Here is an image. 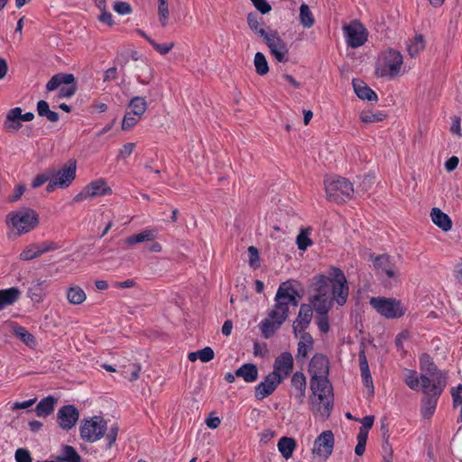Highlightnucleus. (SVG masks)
Instances as JSON below:
<instances>
[{
  "instance_id": "nucleus-1",
  "label": "nucleus",
  "mask_w": 462,
  "mask_h": 462,
  "mask_svg": "<svg viewBox=\"0 0 462 462\" xmlns=\"http://www.w3.org/2000/svg\"><path fill=\"white\" fill-rule=\"evenodd\" d=\"M300 295L290 281L282 282L276 291L275 304L268 313V318L261 322V330L264 338H270L281 328L289 315V306H298Z\"/></svg>"
},
{
  "instance_id": "nucleus-2",
  "label": "nucleus",
  "mask_w": 462,
  "mask_h": 462,
  "mask_svg": "<svg viewBox=\"0 0 462 462\" xmlns=\"http://www.w3.org/2000/svg\"><path fill=\"white\" fill-rule=\"evenodd\" d=\"M312 285L315 287L316 293L310 298V303L318 314H328L332 308L329 274L314 276Z\"/></svg>"
},
{
  "instance_id": "nucleus-3",
  "label": "nucleus",
  "mask_w": 462,
  "mask_h": 462,
  "mask_svg": "<svg viewBox=\"0 0 462 462\" xmlns=\"http://www.w3.org/2000/svg\"><path fill=\"white\" fill-rule=\"evenodd\" d=\"M327 198L337 203H343L352 198L354 193L353 184L346 178L333 176L324 180Z\"/></svg>"
},
{
  "instance_id": "nucleus-4",
  "label": "nucleus",
  "mask_w": 462,
  "mask_h": 462,
  "mask_svg": "<svg viewBox=\"0 0 462 462\" xmlns=\"http://www.w3.org/2000/svg\"><path fill=\"white\" fill-rule=\"evenodd\" d=\"M8 222L17 230L18 234L28 233L39 224V215L29 208H22L7 215Z\"/></svg>"
},
{
  "instance_id": "nucleus-5",
  "label": "nucleus",
  "mask_w": 462,
  "mask_h": 462,
  "mask_svg": "<svg viewBox=\"0 0 462 462\" xmlns=\"http://www.w3.org/2000/svg\"><path fill=\"white\" fill-rule=\"evenodd\" d=\"M328 274L332 303L336 301L339 306H343L346 302L349 293L346 278L342 270L335 266L329 268Z\"/></svg>"
},
{
  "instance_id": "nucleus-6",
  "label": "nucleus",
  "mask_w": 462,
  "mask_h": 462,
  "mask_svg": "<svg viewBox=\"0 0 462 462\" xmlns=\"http://www.w3.org/2000/svg\"><path fill=\"white\" fill-rule=\"evenodd\" d=\"M310 390L312 394L318 396L319 402L323 405V414L328 416L333 408L332 386L326 377H311Z\"/></svg>"
},
{
  "instance_id": "nucleus-7",
  "label": "nucleus",
  "mask_w": 462,
  "mask_h": 462,
  "mask_svg": "<svg viewBox=\"0 0 462 462\" xmlns=\"http://www.w3.org/2000/svg\"><path fill=\"white\" fill-rule=\"evenodd\" d=\"M371 306L386 319H399L405 314V308L402 302L393 298L373 297Z\"/></svg>"
},
{
  "instance_id": "nucleus-8",
  "label": "nucleus",
  "mask_w": 462,
  "mask_h": 462,
  "mask_svg": "<svg viewBox=\"0 0 462 462\" xmlns=\"http://www.w3.org/2000/svg\"><path fill=\"white\" fill-rule=\"evenodd\" d=\"M107 423L100 416L85 419L80 424V437L85 441L95 442L105 435Z\"/></svg>"
},
{
  "instance_id": "nucleus-9",
  "label": "nucleus",
  "mask_w": 462,
  "mask_h": 462,
  "mask_svg": "<svg viewBox=\"0 0 462 462\" xmlns=\"http://www.w3.org/2000/svg\"><path fill=\"white\" fill-rule=\"evenodd\" d=\"M403 60L400 51L390 49L383 53L382 64L376 68L378 77L394 78L399 75Z\"/></svg>"
},
{
  "instance_id": "nucleus-10",
  "label": "nucleus",
  "mask_w": 462,
  "mask_h": 462,
  "mask_svg": "<svg viewBox=\"0 0 462 462\" xmlns=\"http://www.w3.org/2000/svg\"><path fill=\"white\" fill-rule=\"evenodd\" d=\"M343 31L347 45L353 49L361 47L367 41L368 32L358 20H354L350 23L345 24Z\"/></svg>"
},
{
  "instance_id": "nucleus-11",
  "label": "nucleus",
  "mask_w": 462,
  "mask_h": 462,
  "mask_svg": "<svg viewBox=\"0 0 462 462\" xmlns=\"http://www.w3.org/2000/svg\"><path fill=\"white\" fill-rule=\"evenodd\" d=\"M446 385L447 383L444 381L443 377H439V379L431 385L432 393L424 395L422 398L421 409V414L424 418H430L434 413L438 400Z\"/></svg>"
},
{
  "instance_id": "nucleus-12",
  "label": "nucleus",
  "mask_w": 462,
  "mask_h": 462,
  "mask_svg": "<svg viewBox=\"0 0 462 462\" xmlns=\"http://www.w3.org/2000/svg\"><path fill=\"white\" fill-rule=\"evenodd\" d=\"M77 162L74 159L69 160L60 170H50L51 178L58 181V187L68 188L76 178Z\"/></svg>"
},
{
  "instance_id": "nucleus-13",
  "label": "nucleus",
  "mask_w": 462,
  "mask_h": 462,
  "mask_svg": "<svg viewBox=\"0 0 462 462\" xmlns=\"http://www.w3.org/2000/svg\"><path fill=\"white\" fill-rule=\"evenodd\" d=\"M335 438L331 430H325L314 441L312 454L327 460L333 452Z\"/></svg>"
},
{
  "instance_id": "nucleus-14",
  "label": "nucleus",
  "mask_w": 462,
  "mask_h": 462,
  "mask_svg": "<svg viewBox=\"0 0 462 462\" xmlns=\"http://www.w3.org/2000/svg\"><path fill=\"white\" fill-rule=\"evenodd\" d=\"M264 42L270 49L271 54L279 62H286L289 60V50L283 40L281 39L277 32H273L264 35Z\"/></svg>"
},
{
  "instance_id": "nucleus-15",
  "label": "nucleus",
  "mask_w": 462,
  "mask_h": 462,
  "mask_svg": "<svg viewBox=\"0 0 462 462\" xmlns=\"http://www.w3.org/2000/svg\"><path fill=\"white\" fill-rule=\"evenodd\" d=\"M112 193V189L108 187L103 179L90 182L79 194H77L73 202H80L87 199L97 196L108 195Z\"/></svg>"
},
{
  "instance_id": "nucleus-16",
  "label": "nucleus",
  "mask_w": 462,
  "mask_h": 462,
  "mask_svg": "<svg viewBox=\"0 0 462 462\" xmlns=\"http://www.w3.org/2000/svg\"><path fill=\"white\" fill-rule=\"evenodd\" d=\"M283 381L282 374H276V373H270L265 376L264 380L256 385L254 395L259 401L271 395L278 385Z\"/></svg>"
},
{
  "instance_id": "nucleus-17",
  "label": "nucleus",
  "mask_w": 462,
  "mask_h": 462,
  "mask_svg": "<svg viewBox=\"0 0 462 462\" xmlns=\"http://www.w3.org/2000/svg\"><path fill=\"white\" fill-rule=\"evenodd\" d=\"M79 418V410L71 404L62 406L57 413V422L65 430L72 429Z\"/></svg>"
},
{
  "instance_id": "nucleus-18",
  "label": "nucleus",
  "mask_w": 462,
  "mask_h": 462,
  "mask_svg": "<svg viewBox=\"0 0 462 462\" xmlns=\"http://www.w3.org/2000/svg\"><path fill=\"white\" fill-rule=\"evenodd\" d=\"M313 306L312 304H301L296 319L293 322L292 329L296 337L300 333L305 332L310 326L313 317Z\"/></svg>"
},
{
  "instance_id": "nucleus-19",
  "label": "nucleus",
  "mask_w": 462,
  "mask_h": 462,
  "mask_svg": "<svg viewBox=\"0 0 462 462\" xmlns=\"http://www.w3.org/2000/svg\"><path fill=\"white\" fill-rule=\"evenodd\" d=\"M59 248L60 246L51 241L44 242L42 245H32L21 253L20 259L23 261H30L39 257L42 254L54 251Z\"/></svg>"
},
{
  "instance_id": "nucleus-20",
  "label": "nucleus",
  "mask_w": 462,
  "mask_h": 462,
  "mask_svg": "<svg viewBox=\"0 0 462 462\" xmlns=\"http://www.w3.org/2000/svg\"><path fill=\"white\" fill-rule=\"evenodd\" d=\"M329 371L328 359L322 354H316L310 362L309 372L311 377H326Z\"/></svg>"
},
{
  "instance_id": "nucleus-21",
  "label": "nucleus",
  "mask_w": 462,
  "mask_h": 462,
  "mask_svg": "<svg viewBox=\"0 0 462 462\" xmlns=\"http://www.w3.org/2000/svg\"><path fill=\"white\" fill-rule=\"evenodd\" d=\"M420 369L422 374H427L433 377V383H435L439 377H443L444 381L447 383L446 374L438 369L435 365L433 358L427 353L422 354L420 356Z\"/></svg>"
},
{
  "instance_id": "nucleus-22",
  "label": "nucleus",
  "mask_w": 462,
  "mask_h": 462,
  "mask_svg": "<svg viewBox=\"0 0 462 462\" xmlns=\"http://www.w3.org/2000/svg\"><path fill=\"white\" fill-rule=\"evenodd\" d=\"M293 369V357L290 352H283L276 357L273 364V371L276 374H282L286 378Z\"/></svg>"
},
{
  "instance_id": "nucleus-23",
  "label": "nucleus",
  "mask_w": 462,
  "mask_h": 462,
  "mask_svg": "<svg viewBox=\"0 0 462 462\" xmlns=\"http://www.w3.org/2000/svg\"><path fill=\"white\" fill-rule=\"evenodd\" d=\"M374 264L379 273L385 274L388 278L398 279V269L391 262L390 256L385 254L379 255L374 259Z\"/></svg>"
},
{
  "instance_id": "nucleus-24",
  "label": "nucleus",
  "mask_w": 462,
  "mask_h": 462,
  "mask_svg": "<svg viewBox=\"0 0 462 462\" xmlns=\"http://www.w3.org/2000/svg\"><path fill=\"white\" fill-rule=\"evenodd\" d=\"M70 86L77 85L75 77L70 73H58L51 78L46 84V89L48 91H53L59 88L60 86Z\"/></svg>"
},
{
  "instance_id": "nucleus-25",
  "label": "nucleus",
  "mask_w": 462,
  "mask_h": 462,
  "mask_svg": "<svg viewBox=\"0 0 462 462\" xmlns=\"http://www.w3.org/2000/svg\"><path fill=\"white\" fill-rule=\"evenodd\" d=\"M291 385L296 390L294 398L299 404H302L305 399L306 377L301 372H296L291 377Z\"/></svg>"
},
{
  "instance_id": "nucleus-26",
  "label": "nucleus",
  "mask_w": 462,
  "mask_h": 462,
  "mask_svg": "<svg viewBox=\"0 0 462 462\" xmlns=\"http://www.w3.org/2000/svg\"><path fill=\"white\" fill-rule=\"evenodd\" d=\"M352 85L355 93L359 98L368 101L377 100L376 93L372 88H370L364 81L357 79H354L352 80Z\"/></svg>"
},
{
  "instance_id": "nucleus-27",
  "label": "nucleus",
  "mask_w": 462,
  "mask_h": 462,
  "mask_svg": "<svg viewBox=\"0 0 462 462\" xmlns=\"http://www.w3.org/2000/svg\"><path fill=\"white\" fill-rule=\"evenodd\" d=\"M48 286L49 282L47 280L37 279L32 281V285L28 291L29 297L36 302L42 301L45 297L44 291Z\"/></svg>"
},
{
  "instance_id": "nucleus-28",
  "label": "nucleus",
  "mask_w": 462,
  "mask_h": 462,
  "mask_svg": "<svg viewBox=\"0 0 462 462\" xmlns=\"http://www.w3.org/2000/svg\"><path fill=\"white\" fill-rule=\"evenodd\" d=\"M20 295L21 291L17 287L0 290V310L15 303L19 300Z\"/></svg>"
},
{
  "instance_id": "nucleus-29",
  "label": "nucleus",
  "mask_w": 462,
  "mask_h": 462,
  "mask_svg": "<svg viewBox=\"0 0 462 462\" xmlns=\"http://www.w3.org/2000/svg\"><path fill=\"white\" fill-rule=\"evenodd\" d=\"M430 217L432 222L443 231L447 232L451 229L452 221L450 217L439 208H433L430 212Z\"/></svg>"
},
{
  "instance_id": "nucleus-30",
  "label": "nucleus",
  "mask_w": 462,
  "mask_h": 462,
  "mask_svg": "<svg viewBox=\"0 0 462 462\" xmlns=\"http://www.w3.org/2000/svg\"><path fill=\"white\" fill-rule=\"evenodd\" d=\"M236 375L243 378L246 383H254L258 378V368L251 363L244 364L236 370Z\"/></svg>"
},
{
  "instance_id": "nucleus-31",
  "label": "nucleus",
  "mask_w": 462,
  "mask_h": 462,
  "mask_svg": "<svg viewBox=\"0 0 462 462\" xmlns=\"http://www.w3.org/2000/svg\"><path fill=\"white\" fill-rule=\"evenodd\" d=\"M57 403V399L49 395L40 401L36 405L34 411L39 417H47L54 411V406Z\"/></svg>"
},
{
  "instance_id": "nucleus-32",
  "label": "nucleus",
  "mask_w": 462,
  "mask_h": 462,
  "mask_svg": "<svg viewBox=\"0 0 462 462\" xmlns=\"http://www.w3.org/2000/svg\"><path fill=\"white\" fill-rule=\"evenodd\" d=\"M20 113H22L21 107H14L9 110L6 115V119L4 123V127L7 131L17 132L21 128L22 124L19 119Z\"/></svg>"
},
{
  "instance_id": "nucleus-33",
  "label": "nucleus",
  "mask_w": 462,
  "mask_h": 462,
  "mask_svg": "<svg viewBox=\"0 0 462 462\" xmlns=\"http://www.w3.org/2000/svg\"><path fill=\"white\" fill-rule=\"evenodd\" d=\"M300 340L298 343V353H297V359L300 358H306L308 352L310 351L313 348V338L311 335L308 332L300 333Z\"/></svg>"
},
{
  "instance_id": "nucleus-34",
  "label": "nucleus",
  "mask_w": 462,
  "mask_h": 462,
  "mask_svg": "<svg viewBox=\"0 0 462 462\" xmlns=\"http://www.w3.org/2000/svg\"><path fill=\"white\" fill-rule=\"evenodd\" d=\"M36 110L39 116L46 117L47 120L51 123H56L59 121V114L55 111L51 110L49 103L45 100H40L37 103Z\"/></svg>"
},
{
  "instance_id": "nucleus-35",
  "label": "nucleus",
  "mask_w": 462,
  "mask_h": 462,
  "mask_svg": "<svg viewBox=\"0 0 462 462\" xmlns=\"http://www.w3.org/2000/svg\"><path fill=\"white\" fill-rule=\"evenodd\" d=\"M296 448V441L292 438L282 437L278 441V449L286 459L292 457Z\"/></svg>"
},
{
  "instance_id": "nucleus-36",
  "label": "nucleus",
  "mask_w": 462,
  "mask_h": 462,
  "mask_svg": "<svg viewBox=\"0 0 462 462\" xmlns=\"http://www.w3.org/2000/svg\"><path fill=\"white\" fill-rule=\"evenodd\" d=\"M129 112L137 116V117H141L147 109V102L143 97H134L128 104Z\"/></svg>"
},
{
  "instance_id": "nucleus-37",
  "label": "nucleus",
  "mask_w": 462,
  "mask_h": 462,
  "mask_svg": "<svg viewBox=\"0 0 462 462\" xmlns=\"http://www.w3.org/2000/svg\"><path fill=\"white\" fill-rule=\"evenodd\" d=\"M155 237V230L146 229L137 235L130 236L125 238V243L127 245H133L135 244L143 243L145 241H152Z\"/></svg>"
},
{
  "instance_id": "nucleus-38",
  "label": "nucleus",
  "mask_w": 462,
  "mask_h": 462,
  "mask_svg": "<svg viewBox=\"0 0 462 462\" xmlns=\"http://www.w3.org/2000/svg\"><path fill=\"white\" fill-rule=\"evenodd\" d=\"M58 458L61 462H81L82 458L77 450L69 445H64L61 448L60 455Z\"/></svg>"
},
{
  "instance_id": "nucleus-39",
  "label": "nucleus",
  "mask_w": 462,
  "mask_h": 462,
  "mask_svg": "<svg viewBox=\"0 0 462 462\" xmlns=\"http://www.w3.org/2000/svg\"><path fill=\"white\" fill-rule=\"evenodd\" d=\"M214 350L209 346H206L200 350L191 352L188 355V358L190 362H195L198 359H199L203 363H208L211 361L214 358Z\"/></svg>"
},
{
  "instance_id": "nucleus-40",
  "label": "nucleus",
  "mask_w": 462,
  "mask_h": 462,
  "mask_svg": "<svg viewBox=\"0 0 462 462\" xmlns=\"http://www.w3.org/2000/svg\"><path fill=\"white\" fill-rule=\"evenodd\" d=\"M14 334L27 346L33 348L36 346L34 336L31 334L25 328L21 326L14 327Z\"/></svg>"
},
{
  "instance_id": "nucleus-41",
  "label": "nucleus",
  "mask_w": 462,
  "mask_h": 462,
  "mask_svg": "<svg viewBox=\"0 0 462 462\" xmlns=\"http://www.w3.org/2000/svg\"><path fill=\"white\" fill-rule=\"evenodd\" d=\"M85 291L79 286L69 287L67 291V299L69 303L79 305L86 300Z\"/></svg>"
},
{
  "instance_id": "nucleus-42",
  "label": "nucleus",
  "mask_w": 462,
  "mask_h": 462,
  "mask_svg": "<svg viewBox=\"0 0 462 462\" xmlns=\"http://www.w3.org/2000/svg\"><path fill=\"white\" fill-rule=\"evenodd\" d=\"M425 48V42L421 34L416 35L407 43V51L411 57H415Z\"/></svg>"
},
{
  "instance_id": "nucleus-43",
  "label": "nucleus",
  "mask_w": 462,
  "mask_h": 462,
  "mask_svg": "<svg viewBox=\"0 0 462 462\" xmlns=\"http://www.w3.org/2000/svg\"><path fill=\"white\" fill-rule=\"evenodd\" d=\"M300 22L305 28H310L314 24V17L308 5L301 4L300 7Z\"/></svg>"
},
{
  "instance_id": "nucleus-44",
  "label": "nucleus",
  "mask_w": 462,
  "mask_h": 462,
  "mask_svg": "<svg viewBox=\"0 0 462 462\" xmlns=\"http://www.w3.org/2000/svg\"><path fill=\"white\" fill-rule=\"evenodd\" d=\"M247 23L250 29L260 37L264 39V35H268L269 33L263 28H260V22L257 14L250 13L247 15Z\"/></svg>"
},
{
  "instance_id": "nucleus-45",
  "label": "nucleus",
  "mask_w": 462,
  "mask_h": 462,
  "mask_svg": "<svg viewBox=\"0 0 462 462\" xmlns=\"http://www.w3.org/2000/svg\"><path fill=\"white\" fill-rule=\"evenodd\" d=\"M256 73L263 76L269 71L268 62L262 52H256L254 60Z\"/></svg>"
},
{
  "instance_id": "nucleus-46",
  "label": "nucleus",
  "mask_w": 462,
  "mask_h": 462,
  "mask_svg": "<svg viewBox=\"0 0 462 462\" xmlns=\"http://www.w3.org/2000/svg\"><path fill=\"white\" fill-rule=\"evenodd\" d=\"M296 243L298 248L301 251H305L310 245H312V241L310 238L309 229H301L297 236Z\"/></svg>"
},
{
  "instance_id": "nucleus-47",
  "label": "nucleus",
  "mask_w": 462,
  "mask_h": 462,
  "mask_svg": "<svg viewBox=\"0 0 462 462\" xmlns=\"http://www.w3.org/2000/svg\"><path fill=\"white\" fill-rule=\"evenodd\" d=\"M386 117V115L383 112L373 113L370 111L362 112L360 119L364 123H375L382 122Z\"/></svg>"
},
{
  "instance_id": "nucleus-48",
  "label": "nucleus",
  "mask_w": 462,
  "mask_h": 462,
  "mask_svg": "<svg viewBox=\"0 0 462 462\" xmlns=\"http://www.w3.org/2000/svg\"><path fill=\"white\" fill-rule=\"evenodd\" d=\"M141 365L137 364H130L126 369L122 371V375L129 381H136L139 378Z\"/></svg>"
},
{
  "instance_id": "nucleus-49",
  "label": "nucleus",
  "mask_w": 462,
  "mask_h": 462,
  "mask_svg": "<svg viewBox=\"0 0 462 462\" xmlns=\"http://www.w3.org/2000/svg\"><path fill=\"white\" fill-rule=\"evenodd\" d=\"M159 5H158V15H159V22L162 27H165L168 23L169 19V9L166 0H158Z\"/></svg>"
},
{
  "instance_id": "nucleus-50",
  "label": "nucleus",
  "mask_w": 462,
  "mask_h": 462,
  "mask_svg": "<svg viewBox=\"0 0 462 462\" xmlns=\"http://www.w3.org/2000/svg\"><path fill=\"white\" fill-rule=\"evenodd\" d=\"M140 117H137V116H134V114L131 112H126L123 121H122V129L123 130H129L133 126H134L137 122L139 121Z\"/></svg>"
},
{
  "instance_id": "nucleus-51",
  "label": "nucleus",
  "mask_w": 462,
  "mask_h": 462,
  "mask_svg": "<svg viewBox=\"0 0 462 462\" xmlns=\"http://www.w3.org/2000/svg\"><path fill=\"white\" fill-rule=\"evenodd\" d=\"M417 372L415 370H409V374L405 377V383L411 390H418L420 386V380L416 377Z\"/></svg>"
},
{
  "instance_id": "nucleus-52",
  "label": "nucleus",
  "mask_w": 462,
  "mask_h": 462,
  "mask_svg": "<svg viewBox=\"0 0 462 462\" xmlns=\"http://www.w3.org/2000/svg\"><path fill=\"white\" fill-rule=\"evenodd\" d=\"M150 44L162 55L167 54L174 47V42L161 44L156 42L154 40H150Z\"/></svg>"
},
{
  "instance_id": "nucleus-53",
  "label": "nucleus",
  "mask_w": 462,
  "mask_h": 462,
  "mask_svg": "<svg viewBox=\"0 0 462 462\" xmlns=\"http://www.w3.org/2000/svg\"><path fill=\"white\" fill-rule=\"evenodd\" d=\"M419 380L421 382L424 395L432 393L431 385L433 383V377L427 374H421Z\"/></svg>"
},
{
  "instance_id": "nucleus-54",
  "label": "nucleus",
  "mask_w": 462,
  "mask_h": 462,
  "mask_svg": "<svg viewBox=\"0 0 462 462\" xmlns=\"http://www.w3.org/2000/svg\"><path fill=\"white\" fill-rule=\"evenodd\" d=\"M77 85L60 86L58 93L59 98H69L72 97L77 91Z\"/></svg>"
},
{
  "instance_id": "nucleus-55",
  "label": "nucleus",
  "mask_w": 462,
  "mask_h": 462,
  "mask_svg": "<svg viewBox=\"0 0 462 462\" xmlns=\"http://www.w3.org/2000/svg\"><path fill=\"white\" fill-rule=\"evenodd\" d=\"M118 430L119 429L116 424L110 427V429L106 436V439L107 441V446H106L107 448H111L112 446L114 445V443L116 442L117 434H118Z\"/></svg>"
},
{
  "instance_id": "nucleus-56",
  "label": "nucleus",
  "mask_w": 462,
  "mask_h": 462,
  "mask_svg": "<svg viewBox=\"0 0 462 462\" xmlns=\"http://www.w3.org/2000/svg\"><path fill=\"white\" fill-rule=\"evenodd\" d=\"M15 460L16 462H32L29 450L22 448L15 451Z\"/></svg>"
},
{
  "instance_id": "nucleus-57",
  "label": "nucleus",
  "mask_w": 462,
  "mask_h": 462,
  "mask_svg": "<svg viewBox=\"0 0 462 462\" xmlns=\"http://www.w3.org/2000/svg\"><path fill=\"white\" fill-rule=\"evenodd\" d=\"M317 325L322 333H328L330 328L328 314H319V317L317 319Z\"/></svg>"
},
{
  "instance_id": "nucleus-58",
  "label": "nucleus",
  "mask_w": 462,
  "mask_h": 462,
  "mask_svg": "<svg viewBox=\"0 0 462 462\" xmlns=\"http://www.w3.org/2000/svg\"><path fill=\"white\" fill-rule=\"evenodd\" d=\"M361 376H362V380H363L365 386L368 389L370 394L373 395L374 394V383H373L370 370L368 369L365 371H362Z\"/></svg>"
},
{
  "instance_id": "nucleus-59",
  "label": "nucleus",
  "mask_w": 462,
  "mask_h": 462,
  "mask_svg": "<svg viewBox=\"0 0 462 462\" xmlns=\"http://www.w3.org/2000/svg\"><path fill=\"white\" fill-rule=\"evenodd\" d=\"M51 179L50 170L47 172L38 174L32 182L33 189L39 188Z\"/></svg>"
},
{
  "instance_id": "nucleus-60",
  "label": "nucleus",
  "mask_w": 462,
  "mask_h": 462,
  "mask_svg": "<svg viewBox=\"0 0 462 462\" xmlns=\"http://www.w3.org/2000/svg\"><path fill=\"white\" fill-rule=\"evenodd\" d=\"M249 264L251 267L259 266V252L256 247L251 245L248 247Z\"/></svg>"
},
{
  "instance_id": "nucleus-61",
  "label": "nucleus",
  "mask_w": 462,
  "mask_h": 462,
  "mask_svg": "<svg viewBox=\"0 0 462 462\" xmlns=\"http://www.w3.org/2000/svg\"><path fill=\"white\" fill-rule=\"evenodd\" d=\"M114 10L119 14H128L132 13L131 5L126 2H116L114 5Z\"/></svg>"
},
{
  "instance_id": "nucleus-62",
  "label": "nucleus",
  "mask_w": 462,
  "mask_h": 462,
  "mask_svg": "<svg viewBox=\"0 0 462 462\" xmlns=\"http://www.w3.org/2000/svg\"><path fill=\"white\" fill-rule=\"evenodd\" d=\"M135 147L134 143H126L123 145L122 149L119 151V153L117 155V160L125 159L128 156H130Z\"/></svg>"
},
{
  "instance_id": "nucleus-63",
  "label": "nucleus",
  "mask_w": 462,
  "mask_h": 462,
  "mask_svg": "<svg viewBox=\"0 0 462 462\" xmlns=\"http://www.w3.org/2000/svg\"><path fill=\"white\" fill-rule=\"evenodd\" d=\"M254 5V7L261 12V14H264L271 11L272 7L270 4L266 0H251Z\"/></svg>"
},
{
  "instance_id": "nucleus-64",
  "label": "nucleus",
  "mask_w": 462,
  "mask_h": 462,
  "mask_svg": "<svg viewBox=\"0 0 462 462\" xmlns=\"http://www.w3.org/2000/svg\"><path fill=\"white\" fill-rule=\"evenodd\" d=\"M25 185L18 184L14 187V193L9 197L8 201L15 202L20 199L25 191Z\"/></svg>"
}]
</instances>
